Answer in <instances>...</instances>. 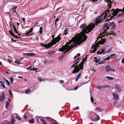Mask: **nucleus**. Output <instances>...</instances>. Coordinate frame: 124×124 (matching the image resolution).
<instances>
[{
	"label": "nucleus",
	"instance_id": "obj_1",
	"mask_svg": "<svg viewBox=\"0 0 124 124\" xmlns=\"http://www.w3.org/2000/svg\"><path fill=\"white\" fill-rule=\"evenodd\" d=\"M95 26V23H91L87 26L86 23L82 24L80 26L81 29H83L82 32H80L77 40L75 37H73L68 42H67L65 45L62 46V48L59 49V51L65 52L64 53L68 52L73 47L79 45L83 42L85 41L87 37L85 33L90 32Z\"/></svg>",
	"mask_w": 124,
	"mask_h": 124
},
{
	"label": "nucleus",
	"instance_id": "obj_2",
	"mask_svg": "<svg viewBox=\"0 0 124 124\" xmlns=\"http://www.w3.org/2000/svg\"><path fill=\"white\" fill-rule=\"evenodd\" d=\"M110 12V11L109 10H109H106L105 13L102 14L100 16H98V17L96 18L94 20V22H95V23H95V25H97L99 23H101L102 21L106 19L107 17V16L109 13L110 14H111Z\"/></svg>",
	"mask_w": 124,
	"mask_h": 124
},
{
	"label": "nucleus",
	"instance_id": "obj_3",
	"mask_svg": "<svg viewBox=\"0 0 124 124\" xmlns=\"http://www.w3.org/2000/svg\"><path fill=\"white\" fill-rule=\"evenodd\" d=\"M60 35L61 34H60L58 37L54 38L50 43L47 44L43 45V46L47 48L51 47L54 45L59 41L61 39V38L60 37Z\"/></svg>",
	"mask_w": 124,
	"mask_h": 124
},
{
	"label": "nucleus",
	"instance_id": "obj_4",
	"mask_svg": "<svg viewBox=\"0 0 124 124\" xmlns=\"http://www.w3.org/2000/svg\"><path fill=\"white\" fill-rule=\"evenodd\" d=\"M112 14L113 16H116L118 14V13L120 11H121L122 13H119L117 15V16L118 17H122L124 16V7L123 8V10H122L121 9L116 8L115 10H114L113 9H112V10L110 11V12H112Z\"/></svg>",
	"mask_w": 124,
	"mask_h": 124
},
{
	"label": "nucleus",
	"instance_id": "obj_5",
	"mask_svg": "<svg viewBox=\"0 0 124 124\" xmlns=\"http://www.w3.org/2000/svg\"><path fill=\"white\" fill-rule=\"evenodd\" d=\"M114 32H113L112 31H110L109 32H108V34H112L114 36H115L116 35V33H114ZM105 33H102V34L101 33L99 35V37L101 38V39L99 41L100 43L101 44H104V42L106 41V40L105 39H102V38L104 37L105 35ZM108 34V33H107Z\"/></svg>",
	"mask_w": 124,
	"mask_h": 124
},
{
	"label": "nucleus",
	"instance_id": "obj_6",
	"mask_svg": "<svg viewBox=\"0 0 124 124\" xmlns=\"http://www.w3.org/2000/svg\"><path fill=\"white\" fill-rule=\"evenodd\" d=\"M108 47H104L100 50H99L97 52L98 54H103L111 52L112 51V48H110L109 49H108Z\"/></svg>",
	"mask_w": 124,
	"mask_h": 124
},
{
	"label": "nucleus",
	"instance_id": "obj_7",
	"mask_svg": "<svg viewBox=\"0 0 124 124\" xmlns=\"http://www.w3.org/2000/svg\"><path fill=\"white\" fill-rule=\"evenodd\" d=\"M108 24L107 23H106L104 24L103 29L105 33H108V29H109Z\"/></svg>",
	"mask_w": 124,
	"mask_h": 124
},
{
	"label": "nucleus",
	"instance_id": "obj_8",
	"mask_svg": "<svg viewBox=\"0 0 124 124\" xmlns=\"http://www.w3.org/2000/svg\"><path fill=\"white\" fill-rule=\"evenodd\" d=\"M74 70L72 72V73L73 74L75 73L78 72L80 70H82L80 68H79L78 65H76L74 67Z\"/></svg>",
	"mask_w": 124,
	"mask_h": 124
},
{
	"label": "nucleus",
	"instance_id": "obj_9",
	"mask_svg": "<svg viewBox=\"0 0 124 124\" xmlns=\"http://www.w3.org/2000/svg\"><path fill=\"white\" fill-rule=\"evenodd\" d=\"M5 97L4 93L3 92H2L0 95V102L3 101L5 99Z\"/></svg>",
	"mask_w": 124,
	"mask_h": 124
},
{
	"label": "nucleus",
	"instance_id": "obj_10",
	"mask_svg": "<svg viewBox=\"0 0 124 124\" xmlns=\"http://www.w3.org/2000/svg\"><path fill=\"white\" fill-rule=\"evenodd\" d=\"M85 59L84 58L83 60L79 64L78 67L80 68V69L82 70L83 69V65L84 63L85 62Z\"/></svg>",
	"mask_w": 124,
	"mask_h": 124
},
{
	"label": "nucleus",
	"instance_id": "obj_11",
	"mask_svg": "<svg viewBox=\"0 0 124 124\" xmlns=\"http://www.w3.org/2000/svg\"><path fill=\"white\" fill-rule=\"evenodd\" d=\"M105 69L107 72L110 71L112 70L114 71V70H113L112 68H111L110 66L108 65H107L105 68Z\"/></svg>",
	"mask_w": 124,
	"mask_h": 124
},
{
	"label": "nucleus",
	"instance_id": "obj_12",
	"mask_svg": "<svg viewBox=\"0 0 124 124\" xmlns=\"http://www.w3.org/2000/svg\"><path fill=\"white\" fill-rule=\"evenodd\" d=\"M105 1L107 2L109 8H110L111 6V4L113 3V1H111V0H105Z\"/></svg>",
	"mask_w": 124,
	"mask_h": 124
},
{
	"label": "nucleus",
	"instance_id": "obj_13",
	"mask_svg": "<svg viewBox=\"0 0 124 124\" xmlns=\"http://www.w3.org/2000/svg\"><path fill=\"white\" fill-rule=\"evenodd\" d=\"M96 50V47L95 45H94L91 47V50L90 53H93L95 52Z\"/></svg>",
	"mask_w": 124,
	"mask_h": 124
},
{
	"label": "nucleus",
	"instance_id": "obj_14",
	"mask_svg": "<svg viewBox=\"0 0 124 124\" xmlns=\"http://www.w3.org/2000/svg\"><path fill=\"white\" fill-rule=\"evenodd\" d=\"M12 117L11 119L10 122H9V123L8 124H14L15 122V120L13 118V116H12Z\"/></svg>",
	"mask_w": 124,
	"mask_h": 124
},
{
	"label": "nucleus",
	"instance_id": "obj_15",
	"mask_svg": "<svg viewBox=\"0 0 124 124\" xmlns=\"http://www.w3.org/2000/svg\"><path fill=\"white\" fill-rule=\"evenodd\" d=\"M95 114V115H96V117L93 119V121H98L100 120V118L99 115L95 113L94 112Z\"/></svg>",
	"mask_w": 124,
	"mask_h": 124
},
{
	"label": "nucleus",
	"instance_id": "obj_16",
	"mask_svg": "<svg viewBox=\"0 0 124 124\" xmlns=\"http://www.w3.org/2000/svg\"><path fill=\"white\" fill-rule=\"evenodd\" d=\"M70 29H71L70 28H67L65 29L64 31V34L66 35L68 33H69L68 32H69V31Z\"/></svg>",
	"mask_w": 124,
	"mask_h": 124
},
{
	"label": "nucleus",
	"instance_id": "obj_17",
	"mask_svg": "<svg viewBox=\"0 0 124 124\" xmlns=\"http://www.w3.org/2000/svg\"><path fill=\"white\" fill-rule=\"evenodd\" d=\"M115 88L116 89L118 92H120L122 91L119 86L118 85H116L115 86Z\"/></svg>",
	"mask_w": 124,
	"mask_h": 124
},
{
	"label": "nucleus",
	"instance_id": "obj_18",
	"mask_svg": "<svg viewBox=\"0 0 124 124\" xmlns=\"http://www.w3.org/2000/svg\"><path fill=\"white\" fill-rule=\"evenodd\" d=\"M0 83L1 84L0 86L1 87H2L3 88H5L6 87V86L4 85L5 83V82L4 81H0Z\"/></svg>",
	"mask_w": 124,
	"mask_h": 124
},
{
	"label": "nucleus",
	"instance_id": "obj_19",
	"mask_svg": "<svg viewBox=\"0 0 124 124\" xmlns=\"http://www.w3.org/2000/svg\"><path fill=\"white\" fill-rule=\"evenodd\" d=\"M113 95L115 99H117L118 98L119 96L116 93H113Z\"/></svg>",
	"mask_w": 124,
	"mask_h": 124
},
{
	"label": "nucleus",
	"instance_id": "obj_20",
	"mask_svg": "<svg viewBox=\"0 0 124 124\" xmlns=\"http://www.w3.org/2000/svg\"><path fill=\"white\" fill-rule=\"evenodd\" d=\"M33 28H31L30 30H29L28 31H27V33H26L25 34V35H30V34H29V33L31 32L32 31Z\"/></svg>",
	"mask_w": 124,
	"mask_h": 124
},
{
	"label": "nucleus",
	"instance_id": "obj_21",
	"mask_svg": "<svg viewBox=\"0 0 124 124\" xmlns=\"http://www.w3.org/2000/svg\"><path fill=\"white\" fill-rule=\"evenodd\" d=\"M95 110H98L99 112L102 111L103 110V109L102 108L99 107L96 108H95Z\"/></svg>",
	"mask_w": 124,
	"mask_h": 124
},
{
	"label": "nucleus",
	"instance_id": "obj_22",
	"mask_svg": "<svg viewBox=\"0 0 124 124\" xmlns=\"http://www.w3.org/2000/svg\"><path fill=\"white\" fill-rule=\"evenodd\" d=\"M81 73H79L76 79V80L77 81L79 78L81 76Z\"/></svg>",
	"mask_w": 124,
	"mask_h": 124
},
{
	"label": "nucleus",
	"instance_id": "obj_23",
	"mask_svg": "<svg viewBox=\"0 0 124 124\" xmlns=\"http://www.w3.org/2000/svg\"><path fill=\"white\" fill-rule=\"evenodd\" d=\"M1 124H8L9 121H8L5 120L1 122Z\"/></svg>",
	"mask_w": 124,
	"mask_h": 124
},
{
	"label": "nucleus",
	"instance_id": "obj_24",
	"mask_svg": "<svg viewBox=\"0 0 124 124\" xmlns=\"http://www.w3.org/2000/svg\"><path fill=\"white\" fill-rule=\"evenodd\" d=\"M111 25L112 26V30H114L116 26L114 24V22H113L111 23Z\"/></svg>",
	"mask_w": 124,
	"mask_h": 124
},
{
	"label": "nucleus",
	"instance_id": "obj_25",
	"mask_svg": "<svg viewBox=\"0 0 124 124\" xmlns=\"http://www.w3.org/2000/svg\"><path fill=\"white\" fill-rule=\"evenodd\" d=\"M28 122L30 124H33L35 122L34 119L33 118H32V119L29 120Z\"/></svg>",
	"mask_w": 124,
	"mask_h": 124
},
{
	"label": "nucleus",
	"instance_id": "obj_26",
	"mask_svg": "<svg viewBox=\"0 0 124 124\" xmlns=\"http://www.w3.org/2000/svg\"><path fill=\"white\" fill-rule=\"evenodd\" d=\"M35 54L33 53H30L27 54V55L28 56H33Z\"/></svg>",
	"mask_w": 124,
	"mask_h": 124
},
{
	"label": "nucleus",
	"instance_id": "obj_27",
	"mask_svg": "<svg viewBox=\"0 0 124 124\" xmlns=\"http://www.w3.org/2000/svg\"><path fill=\"white\" fill-rule=\"evenodd\" d=\"M21 59H18V60H16L15 61V63H17V64L19 65L20 64V63L21 62Z\"/></svg>",
	"mask_w": 124,
	"mask_h": 124
},
{
	"label": "nucleus",
	"instance_id": "obj_28",
	"mask_svg": "<svg viewBox=\"0 0 124 124\" xmlns=\"http://www.w3.org/2000/svg\"><path fill=\"white\" fill-rule=\"evenodd\" d=\"M17 7L16 6L14 7L13 8V12H15V13L16 12V10L17 8Z\"/></svg>",
	"mask_w": 124,
	"mask_h": 124
},
{
	"label": "nucleus",
	"instance_id": "obj_29",
	"mask_svg": "<svg viewBox=\"0 0 124 124\" xmlns=\"http://www.w3.org/2000/svg\"><path fill=\"white\" fill-rule=\"evenodd\" d=\"M96 88L99 89L103 88V86L101 85L97 86L96 87Z\"/></svg>",
	"mask_w": 124,
	"mask_h": 124
},
{
	"label": "nucleus",
	"instance_id": "obj_30",
	"mask_svg": "<svg viewBox=\"0 0 124 124\" xmlns=\"http://www.w3.org/2000/svg\"><path fill=\"white\" fill-rule=\"evenodd\" d=\"M43 32L42 28L41 27H40L39 31V32L40 34H42Z\"/></svg>",
	"mask_w": 124,
	"mask_h": 124
},
{
	"label": "nucleus",
	"instance_id": "obj_31",
	"mask_svg": "<svg viewBox=\"0 0 124 124\" xmlns=\"http://www.w3.org/2000/svg\"><path fill=\"white\" fill-rule=\"evenodd\" d=\"M10 81L11 84H12L13 83V79L12 77H10Z\"/></svg>",
	"mask_w": 124,
	"mask_h": 124
},
{
	"label": "nucleus",
	"instance_id": "obj_32",
	"mask_svg": "<svg viewBox=\"0 0 124 124\" xmlns=\"http://www.w3.org/2000/svg\"><path fill=\"white\" fill-rule=\"evenodd\" d=\"M9 104V103L8 101H7L5 106L6 108L8 109V106Z\"/></svg>",
	"mask_w": 124,
	"mask_h": 124
},
{
	"label": "nucleus",
	"instance_id": "obj_33",
	"mask_svg": "<svg viewBox=\"0 0 124 124\" xmlns=\"http://www.w3.org/2000/svg\"><path fill=\"white\" fill-rule=\"evenodd\" d=\"M79 62V61H78L77 62L75 63H74V64H73L72 65V66L71 67V68H72L74 67H75V65H77L78 63Z\"/></svg>",
	"mask_w": 124,
	"mask_h": 124
},
{
	"label": "nucleus",
	"instance_id": "obj_34",
	"mask_svg": "<svg viewBox=\"0 0 124 124\" xmlns=\"http://www.w3.org/2000/svg\"><path fill=\"white\" fill-rule=\"evenodd\" d=\"M30 92V90L29 89H28L26 90L25 92V93H28Z\"/></svg>",
	"mask_w": 124,
	"mask_h": 124
},
{
	"label": "nucleus",
	"instance_id": "obj_35",
	"mask_svg": "<svg viewBox=\"0 0 124 124\" xmlns=\"http://www.w3.org/2000/svg\"><path fill=\"white\" fill-rule=\"evenodd\" d=\"M106 78L110 80H112L113 79V78L112 77H109L107 76L106 77Z\"/></svg>",
	"mask_w": 124,
	"mask_h": 124
},
{
	"label": "nucleus",
	"instance_id": "obj_36",
	"mask_svg": "<svg viewBox=\"0 0 124 124\" xmlns=\"http://www.w3.org/2000/svg\"><path fill=\"white\" fill-rule=\"evenodd\" d=\"M103 88H109L110 87L109 85H106L103 86Z\"/></svg>",
	"mask_w": 124,
	"mask_h": 124
},
{
	"label": "nucleus",
	"instance_id": "obj_37",
	"mask_svg": "<svg viewBox=\"0 0 124 124\" xmlns=\"http://www.w3.org/2000/svg\"><path fill=\"white\" fill-rule=\"evenodd\" d=\"M105 62V61H100L99 62V64H102L104 63Z\"/></svg>",
	"mask_w": 124,
	"mask_h": 124
},
{
	"label": "nucleus",
	"instance_id": "obj_38",
	"mask_svg": "<svg viewBox=\"0 0 124 124\" xmlns=\"http://www.w3.org/2000/svg\"><path fill=\"white\" fill-rule=\"evenodd\" d=\"M40 120L43 122V124H44L46 122V121L44 119H41Z\"/></svg>",
	"mask_w": 124,
	"mask_h": 124
},
{
	"label": "nucleus",
	"instance_id": "obj_39",
	"mask_svg": "<svg viewBox=\"0 0 124 124\" xmlns=\"http://www.w3.org/2000/svg\"><path fill=\"white\" fill-rule=\"evenodd\" d=\"M32 65H31H31L30 66L27 68V69H28L30 70H32Z\"/></svg>",
	"mask_w": 124,
	"mask_h": 124
},
{
	"label": "nucleus",
	"instance_id": "obj_40",
	"mask_svg": "<svg viewBox=\"0 0 124 124\" xmlns=\"http://www.w3.org/2000/svg\"><path fill=\"white\" fill-rule=\"evenodd\" d=\"M16 118L19 120H21V118L19 116H17L16 117Z\"/></svg>",
	"mask_w": 124,
	"mask_h": 124
},
{
	"label": "nucleus",
	"instance_id": "obj_41",
	"mask_svg": "<svg viewBox=\"0 0 124 124\" xmlns=\"http://www.w3.org/2000/svg\"><path fill=\"white\" fill-rule=\"evenodd\" d=\"M4 79L6 81V83H7V84L8 85H10V83H9V81H8L7 79H6L5 78H4Z\"/></svg>",
	"mask_w": 124,
	"mask_h": 124
},
{
	"label": "nucleus",
	"instance_id": "obj_42",
	"mask_svg": "<svg viewBox=\"0 0 124 124\" xmlns=\"http://www.w3.org/2000/svg\"><path fill=\"white\" fill-rule=\"evenodd\" d=\"M96 59V62H99L100 61V58H98L97 59H96V58H95Z\"/></svg>",
	"mask_w": 124,
	"mask_h": 124
},
{
	"label": "nucleus",
	"instance_id": "obj_43",
	"mask_svg": "<svg viewBox=\"0 0 124 124\" xmlns=\"http://www.w3.org/2000/svg\"><path fill=\"white\" fill-rule=\"evenodd\" d=\"M9 33H10V34L13 36H14V33L12 32V31H9Z\"/></svg>",
	"mask_w": 124,
	"mask_h": 124
},
{
	"label": "nucleus",
	"instance_id": "obj_44",
	"mask_svg": "<svg viewBox=\"0 0 124 124\" xmlns=\"http://www.w3.org/2000/svg\"><path fill=\"white\" fill-rule=\"evenodd\" d=\"M38 80L40 81H42L43 80V79L41 77H39L38 78Z\"/></svg>",
	"mask_w": 124,
	"mask_h": 124
},
{
	"label": "nucleus",
	"instance_id": "obj_45",
	"mask_svg": "<svg viewBox=\"0 0 124 124\" xmlns=\"http://www.w3.org/2000/svg\"><path fill=\"white\" fill-rule=\"evenodd\" d=\"M116 56V54H112L109 57H115Z\"/></svg>",
	"mask_w": 124,
	"mask_h": 124
},
{
	"label": "nucleus",
	"instance_id": "obj_46",
	"mask_svg": "<svg viewBox=\"0 0 124 124\" xmlns=\"http://www.w3.org/2000/svg\"><path fill=\"white\" fill-rule=\"evenodd\" d=\"M36 120L37 122H39V119L38 117H36Z\"/></svg>",
	"mask_w": 124,
	"mask_h": 124
},
{
	"label": "nucleus",
	"instance_id": "obj_47",
	"mask_svg": "<svg viewBox=\"0 0 124 124\" xmlns=\"http://www.w3.org/2000/svg\"><path fill=\"white\" fill-rule=\"evenodd\" d=\"M111 23L109 24L108 25L109 26V28H111V29H112V26L111 25Z\"/></svg>",
	"mask_w": 124,
	"mask_h": 124
},
{
	"label": "nucleus",
	"instance_id": "obj_48",
	"mask_svg": "<svg viewBox=\"0 0 124 124\" xmlns=\"http://www.w3.org/2000/svg\"><path fill=\"white\" fill-rule=\"evenodd\" d=\"M110 57H108L106 58V59H103V60H109L110 58Z\"/></svg>",
	"mask_w": 124,
	"mask_h": 124
},
{
	"label": "nucleus",
	"instance_id": "obj_49",
	"mask_svg": "<svg viewBox=\"0 0 124 124\" xmlns=\"http://www.w3.org/2000/svg\"><path fill=\"white\" fill-rule=\"evenodd\" d=\"M9 92L10 95H11L12 94V93L11 90L9 89Z\"/></svg>",
	"mask_w": 124,
	"mask_h": 124
},
{
	"label": "nucleus",
	"instance_id": "obj_50",
	"mask_svg": "<svg viewBox=\"0 0 124 124\" xmlns=\"http://www.w3.org/2000/svg\"><path fill=\"white\" fill-rule=\"evenodd\" d=\"M91 101L92 102H93V97H91Z\"/></svg>",
	"mask_w": 124,
	"mask_h": 124
},
{
	"label": "nucleus",
	"instance_id": "obj_51",
	"mask_svg": "<svg viewBox=\"0 0 124 124\" xmlns=\"http://www.w3.org/2000/svg\"><path fill=\"white\" fill-rule=\"evenodd\" d=\"M12 26H13V27L14 29V31H16V28L15 27V26L14 25H13Z\"/></svg>",
	"mask_w": 124,
	"mask_h": 124
},
{
	"label": "nucleus",
	"instance_id": "obj_52",
	"mask_svg": "<svg viewBox=\"0 0 124 124\" xmlns=\"http://www.w3.org/2000/svg\"><path fill=\"white\" fill-rule=\"evenodd\" d=\"M63 55H62V56H60L59 58V59H60L61 60H62V59L63 58Z\"/></svg>",
	"mask_w": 124,
	"mask_h": 124
},
{
	"label": "nucleus",
	"instance_id": "obj_53",
	"mask_svg": "<svg viewBox=\"0 0 124 124\" xmlns=\"http://www.w3.org/2000/svg\"><path fill=\"white\" fill-rule=\"evenodd\" d=\"M52 124H58V122L55 121V122H54L52 123Z\"/></svg>",
	"mask_w": 124,
	"mask_h": 124
},
{
	"label": "nucleus",
	"instance_id": "obj_54",
	"mask_svg": "<svg viewBox=\"0 0 124 124\" xmlns=\"http://www.w3.org/2000/svg\"><path fill=\"white\" fill-rule=\"evenodd\" d=\"M24 118L25 119H27L28 117L26 115H24Z\"/></svg>",
	"mask_w": 124,
	"mask_h": 124
},
{
	"label": "nucleus",
	"instance_id": "obj_55",
	"mask_svg": "<svg viewBox=\"0 0 124 124\" xmlns=\"http://www.w3.org/2000/svg\"><path fill=\"white\" fill-rule=\"evenodd\" d=\"M9 24L10 25V26L12 28V26L13 25L12 24V23L11 22H10L9 23Z\"/></svg>",
	"mask_w": 124,
	"mask_h": 124
},
{
	"label": "nucleus",
	"instance_id": "obj_56",
	"mask_svg": "<svg viewBox=\"0 0 124 124\" xmlns=\"http://www.w3.org/2000/svg\"><path fill=\"white\" fill-rule=\"evenodd\" d=\"M121 62H122L123 63H124V58H123L122 61H121Z\"/></svg>",
	"mask_w": 124,
	"mask_h": 124
},
{
	"label": "nucleus",
	"instance_id": "obj_57",
	"mask_svg": "<svg viewBox=\"0 0 124 124\" xmlns=\"http://www.w3.org/2000/svg\"><path fill=\"white\" fill-rule=\"evenodd\" d=\"M92 1L96 2L98 0H91Z\"/></svg>",
	"mask_w": 124,
	"mask_h": 124
},
{
	"label": "nucleus",
	"instance_id": "obj_58",
	"mask_svg": "<svg viewBox=\"0 0 124 124\" xmlns=\"http://www.w3.org/2000/svg\"><path fill=\"white\" fill-rule=\"evenodd\" d=\"M59 19L58 18H57L55 21V22H57L58 21Z\"/></svg>",
	"mask_w": 124,
	"mask_h": 124
},
{
	"label": "nucleus",
	"instance_id": "obj_59",
	"mask_svg": "<svg viewBox=\"0 0 124 124\" xmlns=\"http://www.w3.org/2000/svg\"><path fill=\"white\" fill-rule=\"evenodd\" d=\"M16 14L17 16L18 17H19L20 16L18 14L17 12H16Z\"/></svg>",
	"mask_w": 124,
	"mask_h": 124
},
{
	"label": "nucleus",
	"instance_id": "obj_60",
	"mask_svg": "<svg viewBox=\"0 0 124 124\" xmlns=\"http://www.w3.org/2000/svg\"><path fill=\"white\" fill-rule=\"evenodd\" d=\"M47 62V61L46 60H45L44 62V63L45 64Z\"/></svg>",
	"mask_w": 124,
	"mask_h": 124
},
{
	"label": "nucleus",
	"instance_id": "obj_61",
	"mask_svg": "<svg viewBox=\"0 0 124 124\" xmlns=\"http://www.w3.org/2000/svg\"><path fill=\"white\" fill-rule=\"evenodd\" d=\"M14 36V37H16V38H19L20 37H19L18 36H16L15 35H14V36Z\"/></svg>",
	"mask_w": 124,
	"mask_h": 124
},
{
	"label": "nucleus",
	"instance_id": "obj_62",
	"mask_svg": "<svg viewBox=\"0 0 124 124\" xmlns=\"http://www.w3.org/2000/svg\"><path fill=\"white\" fill-rule=\"evenodd\" d=\"M60 83H63V82H64L62 80H60Z\"/></svg>",
	"mask_w": 124,
	"mask_h": 124
},
{
	"label": "nucleus",
	"instance_id": "obj_63",
	"mask_svg": "<svg viewBox=\"0 0 124 124\" xmlns=\"http://www.w3.org/2000/svg\"><path fill=\"white\" fill-rule=\"evenodd\" d=\"M60 9V8H58L56 10V11H57V12Z\"/></svg>",
	"mask_w": 124,
	"mask_h": 124
},
{
	"label": "nucleus",
	"instance_id": "obj_64",
	"mask_svg": "<svg viewBox=\"0 0 124 124\" xmlns=\"http://www.w3.org/2000/svg\"><path fill=\"white\" fill-rule=\"evenodd\" d=\"M25 19L24 18H22V20L24 22H25Z\"/></svg>",
	"mask_w": 124,
	"mask_h": 124
}]
</instances>
